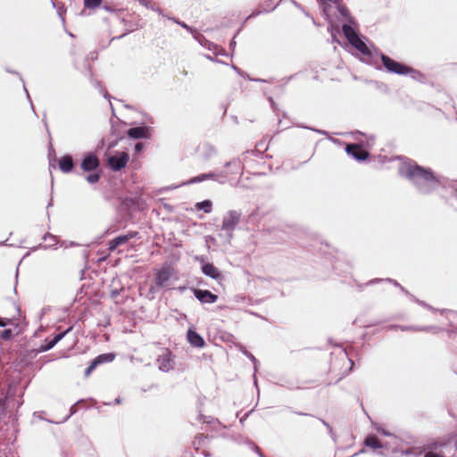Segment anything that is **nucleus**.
<instances>
[{
	"mask_svg": "<svg viewBox=\"0 0 457 457\" xmlns=\"http://www.w3.org/2000/svg\"><path fill=\"white\" fill-rule=\"evenodd\" d=\"M241 214L237 211H229L222 220V229L229 233L231 237L232 231L236 228L240 221Z\"/></svg>",
	"mask_w": 457,
	"mask_h": 457,
	"instance_id": "obj_5",
	"label": "nucleus"
},
{
	"mask_svg": "<svg viewBox=\"0 0 457 457\" xmlns=\"http://www.w3.org/2000/svg\"><path fill=\"white\" fill-rule=\"evenodd\" d=\"M99 165L97 157L93 154H88L82 161L81 168L85 171H90L96 169Z\"/></svg>",
	"mask_w": 457,
	"mask_h": 457,
	"instance_id": "obj_11",
	"label": "nucleus"
},
{
	"mask_svg": "<svg viewBox=\"0 0 457 457\" xmlns=\"http://www.w3.org/2000/svg\"><path fill=\"white\" fill-rule=\"evenodd\" d=\"M71 328H69L62 333L56 335L51 341L47 342L46 345L43 346V351H48L52 349L58 342H60L68 332H70Z\"/></svg>",
	"mask_w": 457,
	"mask_h": 457,
	"instance_id": "obj_17",
	"label": "nucleus"
},
{
	"mask_svg": "<svg viewBox=\"0 0 457 457\" xmlns=\"http://www.w3.org/2000/svg\"><path fill=\"white\" fill-rule=\"evenodd\" d=\"M84 3L88 8H96L100 5L101 0H84Z\"/></svg>",
	"mask_w": 457,
	"mask_h": 457,
	"instance_id": "obj_24",
	"label": "nucleus"
},
{
	"mask_svg": "<svg viewBox=\"0 0 457 457\" xmlns=\"http://www.w3.org/2000/svg\"><path fill=\"white\" fill-rule=\"evenodd\" d=\"M7 324H8V321L0 319V327H5V326H7Z\"/></svg>",
	"mask_w": 457,
	"mask_h": 457,
	"instance_id": "obj_29",
	"label": "nucleus"
},
{
	"mask_svg": "<svg viewBox=\"0 0 457 457\" xmlns=\"http://www.w3.org/2000/svg\"><path fill=\"white\" fill-rule=\"evenodd\" d=\"M428 448L438 452L444 457H454L457 452V443L453 441H447L446 443L436 441L428 444Z\"/></svg>",
	"mask_w": 457,
	"mask_h": 457,
	"instance_id": "obj_4",
	"label": "nucleus"
},
{
	"mask_svg": "<svg viewBox=\"0 0 457 457\" xmlns=\"http://www.w3.org/2000/svg\"><path fill=\"white\" fill-rule=\"evenodd\" d=\"M381 61L388 72L404 75L413 71L412 68L398 62L386 54L381 55Z\"/></svg>",
	"mask_w": 457,
	"mask_h": 457,
	"instance_id": "obj_3",
	"label": "nucleus"
},
{
	"mask_svg": "<svg viewBox=\"0 0 457 457\" xmlns=\"http://www.w3.org/2000/svg\"><path fill=\"white\" fill-rule=\"evenodd\" d=\"M136 234H129V235H125V236H120V237H115L117 239V241L120 242V245H125L128 243V241L133 237Z\"/></svg>",
	"mask_w": 457,
	"mask_h": 457,
	"instance_id": "obj_23",
	"label": "nucleus"
},
{
	"mask_svg": "<svg viewBox=\"0 0 457 457\" xmlns=\"http://www.w3.org/2000/svg\"><path fill=\"white\" fill-rule=\"evenodd\" d=\"M187 340L188 342L195 347H203L204 345V338L195 330L188 329L187 331Z\"/></svg>",
	"mask_w": 457,
	"mask_h": 457,
	"instance_id": "obj_13",
	"label": "nucleus"
},
{
	"mask_svg": "<svg viewBox=\"0 0 457 457\" xmlns=\"http://www.w3.org/2000/svg\"><path fill=\"white\" fill-rule=\"evenodd\" d=\"M59 167L62 171L67 173L73 168V161L71 156L64 155L59 160Z\"/></svg>",
	"mask_w": 457,
	"mask_h": 457,
	"instance_id": "obj_14",
	"label": "nucleus"
},
{
	"mask_svg": "<svg viewBox=\"0 0 457 457\" xmlns=\"http://www.w3.org/2000/svg\"><path fill=\"white\" fill-rule=\"evenodd\" d=\"M0 457H7V456L6 455H4V456L0 455Z\"/></svg>",
	"mask_w": 457,
	"mask_h": 457,
	"instance_id": "obj_34",
	"label": "nucleus"
},
{
	"mask_svg": "<svg viewBox=\"0 0 457 457\" xmlns=\"http://www.w3.org/2000/svg\"><path fill=\"white\" fill-rule=\"evenodd\" d=\"M364 444L366 446H368L373 450H377V449H379L382 447L380 441L375 435L368 436L364 440Z\"/></svg>",
	"mask_w": 457,
	"mask_h": 457,
	"instance_id": "obj_19",
	"label": "nucleus"
},
{
	"mask_svg": "<svg viewBox=\"0 0 457 457\" xmlns=\"http://www.w3.org/2000/svg\"><path fill=\"white\" fill-rule=\"evenodd\" d=\"M97 367L96 364H94V361H91L90 365L87 367V369L85 371V375L87 377L89 374Z\"/></svg>",
	"mask_w": 457,
	"mask_h": 457,
	"instance_id": "obj_27",
	"label": "nucleus"
},
{
	"mask_svg": "<svg viewBox=\"0 0 457 457\" xmlns=\"http://www.w3.org/2000/svg\"><path fill=\"white\" fill-rule=\"evenodd\" d=\"M216 178H217V174L215 172L204 173V174H201V175H198L196 177L190 179L185 184L190 185V184L199 183V182L204 181L206 179H216Z\"/></svg>",
	"mask_w": 457,
	"mask_h": 457,
	"instance_id": "obj_15",
	"label": "nucleus"
},
{
	"mask_svg": "<svg viewBox=\"0 0 457 457\" xmlns=\"http://www.w3.org/2000/svg\"><path fill=\"white\" fill-rule=\"evenodd\" d=\"M141 146H142V143H140V142L137 143L135 145L136 151H140Z\"/></svg>",
	"mask_w": 457,
	"mask_h": 457,
	"instance_id": "obj_30",
	"label": "nucleus"
},
{
	"mask_svg": "<svg viewBox=\"0 0 457 457\" xmlns=\"http://www.w3.org/2000/svg\"><path fill=\"white\" fill-rule=\"evenodd\" d=\"M10 335H11V330H6V331L4 332V338L9 337Z\"/></svg>",
	"mask_w": 457,
	"mask_h": 457,
	"instance_id": "obj_31",
	"label": "nucleus"
},
{
	"mask_svg": "<svg viewBox=\"0 0 457 457\" xmlns=\"http://www.w3.org/2000/svg\"><path fill=\"white\" fill-rule=\"evenodd\" d=\"M116 403H120V399L115 400Z\"/></svg>",
	"mask_w": 457,
	"mask_h": 457,
	"instance_id": "obj_33",
	"label": "nucleus"
},
{
	"mask_svg": "<svg viewBox=\"0 0 457 457\" xmlns=\"http://www.w3.org/2000/svg\"><path fill=\"white\" fill-rule=\"evenodd\" d=\"M172 270L170 267H162L155 275V283L158 287H163L170 280Z\"/></svg>",
	"mask_w": 457,
	"mask_h": 457,
	"instance_id": "obj_10",
	"label": "nucleus"
},
{
	"mask_svg": "<svg viewBox=\"0 0 457 457\" xmlns=\"http://www.w3.org/2000/svg\"><path fill=\"white\" fill-rule=\"evenodd\" d=\"M120 245V242L117 241L116 238H114L112 241H110V243H109V250L112 252L115 251Z\"/></svg>",
	"mask_w": 457,
	"mask_h": 457,
	"instance_id": "obj_25",
	"label": "nucleus"
},
{
	"mask_svg": "<svg viewBox=\"0 0 457 457\" xmlns=\"http://www.w3.org/2000/svg\"><path fill=\"white\" fill-rule=\"evenodd\" d=\"M197 210H203L205 213L212 212V204L210 200H204L195 204Z\"/></svg>",
	"mask_w": 457,
	"mask_h": 457,
	"instance_id": "obj_20",
	"label": "nucleus"
},
{
	"mask_svg": "<svg viewBox=\"0 0 457 457\" xmlns=\"http://www.w3.org/2000/svg\"><path fill=\"white\" fill-rule=\"evenodd\" d=\"M48 237L51 240V245H54L55 243V241H56L55 237H53V236H49Z\"/></svg>",
	"mask_w": 457,
	"mask_h": 457,
	"instance_id": "obj_32",
	"label": "nucleus"
},
{
	"mask_svg": "<svg viewBox=\"0 0 457 457\" xmlns=\"http://www.w3.org/2000/svg\"><path fill=\"white\" fill-rule=\"evenodd\" d=\"M115 354L113 353H103L96 356L93 361L94 364L97 366L103 363L112 362L115 359Z\"/></svg>",
	"mask_w": 457,
	"mask_h": 457,
	"instance_id": "obj_18",
	"label": "nucleus"
},
{
	"mask_svg": "<svg viewBox=\"0 0 457 457\" xmlns=\"http://www.w3.org/2000/svg\"><path fill=\"white\" fill-rule=\"evenodd\" d=\"M150 122V123H153V120L151 118L149 119H146L145 117V124H146V122ZM154 132V129L150 127H147L146 125H145V132H144V135H145V139H148L152 137V134Z\"/></svg>",
	"mask_w": 457,
	"mask_h": 457,
	"instance_id": "obj_22",
	"label": "nucleus"
},
{
	"mask_svg": "<svg viewBox=\"0 0 457 457\" xmlns=\"http://www.w3.org/2000/svg\"><path fill=\"white\" fill-rule=\"evenodd\" d=\"M406 177L416 184L423 183L429 189L439 185V180L432 170L420 165L410 166L406 171Z\"/></svg>",
	"mask_w": 457,
	"mask_h": 457,
	"instance_id": "obj_1",
	"label": "nucleus"
},
{
	"mask_svg": "<svg viewBox=\"0 0 457 457\" xmlns=\"http://www.w3.org/2000/svg\"><path fill=\"white\" fill-rule=\"evenodd\" d=\"M86 179L87 182L94 184L99 180V175L98 174H90L86 178Z\"/></svg>",
	"mask_w": 457,
	"mask_h": 457,
	"instance_id": "obj_26",
	"label": "nucleus"
},
{
	"mask_svg": "<svg viewBox=\"0 0 457 457\" xmlns=\"http://www.w3.org/2000/svg\"><path fill=\"white\" fill-rule=\"evenodd\" d=\"M157 362L159 365V369L163 371H169L172 370L174 366L172 354L168 350H165L163 353L158 357Z\"/></svg>",
	"mask_w": 457,
	"mask_h": 457,
	"instance_id": "obj_8",
	"label": "nucleus"
},
{
	"mask_svg": "<svg viewBox=\"0 0 457 457\" xmlns=\"http://www.w3.org/2000/svg\"><path fill=\"white\" fill-rule=\"evenodd\" d=\"M128 135L129 137L134 138V139L141 138V137H143V128H141V127L132 128L129 130Z\"/></svg>",
	"mask_w": 457,
	"mask_h": 457,
	"instance_id": "obj_21",
	"label": "nucleus"
},
{
	"mask_svg": "<svg viewBox=\"0 0 457 457\" xmlns=\"http://www.w3.org/2000/svg\"><path fill=\"white\" fill-rule=\"evenodd\" d=\"M202 271L213 279H220L222 277L220 271L212 263H204Z\"/></svg>",
	"mask_w": 457,
	"mask_h": 457,
	"instance_id": "obj_12",
	"label": "nucleus"
},
{
	"mask_svg": "<svg viewBox=\"0 0 457 457\" xmlns=\"http://www.w3.org/2000/svg\"><path fill=\"white\" fill-rule=\"evenodd\" d=\"M129 161V155L125 152H117L108 158V164L112 170L117 171L124 168Z\"/></svg>",
	"mask_w": 457,
	"mask_h": 457,
	"instance_id": "obj_6",
	"label": "nucleus"
},
{
	"mask_svg": "<svg viewBox=\"0 0 457 457\" xmlns=\"http://www.w3.org/2000/svg\"><path fill=\"white\" fill-rule=\"evenodd\" d=\"M342 31L348 42L364 55H370L371 53L367 45L359 37L356 30L348 24L342 26Z\"/></svg>",
	"mask_w": 457,
	"mask_h": 457,
	"instance_id": "obj_2",
	"label": "nucleus"
},
{
	"mask_svg": "<svg viewBox=\"0 0 457 457\" xmlns=\"http://www.w3.org/2000/svg\"><path fill=\"white\" fill-rule=\"evenodd\" d=\"M216 178H217V174L215 172L204 173V174H201V175H198L196 177L190 179L185 184L190 185V184L199 183V182L204 181L206 179H216Z\"/></svg>",
	"mask_w": 457,
	"mask_h": 457,
	"instance_id": "obj_16",
	"label": "nucleus"
},
{
	"mask_svg": "<svg viewBox=\"0 0 457 457\" xmlns=\"http://www.w3.org/2000/svg\"><path fill=\"white\" fill-rule=\"evenodd\" d=\"M339 11L344 15H346V13L348 12V10L345 7H341Z\"/></svg>",
	"mask_w": 457,
	"mask_h": 457,
	"instance_id": "obj_28",
	"label": "nucleus"
},
{
	"mask_svg": "<svg viewBox=\"0 0 457 457\" xmlns=\"http://www.w3.org/2000/svg\"><path fill=\"white\" fill-rule=\"evenodd\" d=\"M348 154L352 155L353 158H355L358 161H364L366 160L370 154L367 150H365L362 145L358 144H349L346 145L345 148Z\"/></svg>",
	"mask_w": 457,
	"mask_h": 457,
	"instance_id": "obj_7",
	"label": "nucleus"
},
{
	"mask_svg": "<svg viewBox=\"0 0 457 457\" xmlns=\"http://www.w3.org/2000/svg\"><path fill=\"white\" fill-rule=\"evenodd\" d=\"M194 295L203 303H213L218 300V295L209 290L194 289Z\"/></svg>",
	"mask_w": 457,
	"mask_h": 457,
	"instance_id": "obj_9",
	"label": "nucleus"
}]
</instances>
